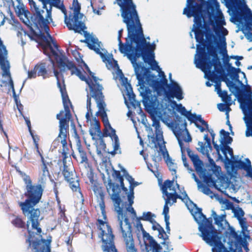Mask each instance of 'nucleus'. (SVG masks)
<instances>
[{
	"instance_id": "9",
	"label": "nucleus",
	"mask_w": 252,
	"mask_h": 252,
	"mask_svg": "<svg viewBox=\"0 0 252 252\" xmlns=\"http://www.w3.org/2000/svg\"><path fill=\"white\" fill-rule=\"evenodd\" d=\"M94 191L97 196L99 201V206L101 211V216L98 220V226L99 228V236L101 238L103 243V250L114 246V238L111 226L107 222V217L105 210V204L103 200L104 193L101 188L97 186L94 187Z\"/></svg>"
},
{
	"instance_id": "26",
	"label": "nucleus",
	"mask_w": 252,
	"mask_h": 252,
	"mask_svg": "<svg viewBox=\"0 0 252 252\" xmlns=\"http://www.w3.org/2000/svg\"><path fill=\"white\" fill-rule=\"evenodd\" d=\"M63 174L65 180L69 183L71 189L73 191H78L82 195L79 188V180L75 173L73 171V170L64 165Z\"/></svg>"
},
{
	"instance_id": "28",
	"label": "nucleus",
	"mask_w": 252,
	"mask_h": 252,
	"mask_svg": "<svg viewBox=\"0 0 252 252\" xmlns=\"http://www.w3.org/2000/svg\"><path fill=\"white\" fill-rule=\"evenodd\" d=\"M83 32H84L86 37V39L84 41L88 44V47L99 55L103 61L107 60L108 56L100 51V42L98 41V39L96 37L90 35L87 31L84 30Z\"/></svg>"
},
{
	"instance_id": "29",
	"label": "nucleus",
	"mask_w": 252,
	"mask_h": 252,
	"mask_svg": "<svg viewBox=\"0 0 252 252\" xmlns=\"http://www.w3.org/2000/svg\"><path fill=\"white\" fill-rule=\"evenodd\" d=\"M204 139L205 141L204 143L202 142H198V145L199 147L198 148V150L202 154L207 156L211 164H214V161L211 158L209 154V152L212 150V147L211 146L210 138L208 137L207 134L204 135Z\"/></svg>"
},
{
	"instance_id": "10",
	"label": "nucleus",
	"mask_w": 252,
	"mask_h": 252,
	"mask_svg": "<svg viewBox=\"0 0 252 252\" xmlns=\"http://www.w3.org/2000/svg\"><path fill=\"white\" fill-rule=\"evenodd\" d=\"M57 84L62 94L64 110L57 115V118L60 120V132L56 141L60 142L64 148L67 145L68 122L71 116L70 107L72 105L66 91L64 80H58Z\"/></svg>"
},
{
	"instance_id": "16",
	"label": "nucleus",
	"mask_w": 252,
	"mask_h": 252,
	"mask_svg": "<svg viewBox=\"0 0 252 252\" xmlns=\"http://www.w3.org/2000/svg\"><path fill=\"white\" fill-rule=\"evenodd\" d=\"M232 212L234 214V217L237 218L239 221V224L242 228V232L243 234L244 237H241L235 243L234 246L235 248L232 245H231L229 249L232 252H243L242 247H243L246 251H248L249 250L248 240L250 239V237L247 229L248 227L246 220L244 218L245 213L242 209L238 206H234L232 210ZM221 244L224 246L222 243ZM224 247L226 249V251L229 252L225 247Z\"/></svg>"
},
{
	"instance_id": "63",
	"label": "nucleus",
	"mask_w": 252,
	"mask_h": 252,
	"mask_svg": "<svg viewBox=\"0 0 252 252\" xmlns=\"http://www.w3.org/2000/svg\"><path fill=\"white\" fill-rule=\"evenodd\" d=\"M208 1H209V2L212 3V4H215L217 1V0H207Z\"/></svg>"
},
{
	"instance_id": "48",
	"label": "nucleus",
	"mask_w": 252,
	"mask_h": 252,
	"mask_svg": "<svg viewBox=\"0 0 252 252\" xmlns=\"http://www.w3.org/2000/svg\"><path fill=\"white\" fill-rule=\"evenodd\" d=\"M146 63H148L151 66V68L153 70H156L158 71L160 70V67L158 65V63L155 60L154 58H151V57H149L148 61L145 62Z\"/></svg>"
},
{
	"instance_id": "33",
	"label": "nucleus",
	"mask_w": 252,
	"mask_h": 252,
	"mask_svg": "<svg viewBox=\"0 0 252 252\" xmlns=\"http://www.w3.org/2000/svg\"><path fill=\"white\" fill-rule=\"evenodd\" d=\"M226 65V72L227 76H230V79H239V72L241 69L239 68H235L232 66L231 64L229 63V59L227 58L224 62Z\"/></svg>"
},
{
	"instance_id": "7",
	"label": "nucleus",
	"mask_w": 252,
	"mask_h": 252,
	"mask_svg": "<svg viewBox=\"0 0 252 252\" xmlns=\"http://www.w3.org/2000/svg\"><path fill=\"white\" fill-rule=\"evenodd\" d=\"M88 85L92 96L94 97L97 104L98 111L96 115H100L104 126V134L107 136H110L112 141V145L115 153H117L119 149V139L109 122L105 111V104L103 101V95L101 92L103 87L97 82L98 80H84Z\"/></svg>"
},
{
	"instance_id": "32",
	"label": "nucleus",
	"mask_w": 252,
	"mask_h": 252,
	"mask_svg": "<svg viewBox=\"0 0 252 252\" xmlns=\"http://www.w3.org/2000/svg\"><path fill=\"white\" fill-rule=\"evenodd\" d=\"M42 2L43 5L46 7V5L49 4L52 8L53 6L60 9L63 13L66 14V8L63 4V1L61 0H38Z\"/></svg>"
},
{
	"instance_id": "13",
	"label": "nucleus",
	"mask_w": 252,
	"mask_h": 252,
	"mask_svg": "<svg viewBox=\"0 0 252 252\" xmlns=\"http://www.w3.org/2000/svg\"><path fill=\"white\" fill-rule=\"evenodd\" d=\"M195 170L198 174L200 178L203 179L207 184L213 185L220 192L226 194V190L228 188L229 184L225 180V179L221 176V168L216 166L215 163L212 169L213 174H210L206 172L202 167V163L199 160L193 163Z\"/></svg>"
},
{
	"instance_id": "58",
	"label": "nucleus",
	"mask_w": 252,
	"mask_h": 252,
	"mask_svg": "<svg viewBox=\"0 0 252 252\" xmlns=\"http://www.w3.org/2000/svg\"><path fill=\"white\" fill-rule=\"evenodd\" d=\"M91 6L92 7L94 12L99 15L100 14V11L98 9H97L96 8H94V3L91 2Z\"/></svg>"
},
{
	"instance_id": "64",
	"label": "nucleus",
	"mask_w": 252,
	"mask_h": 252,
	"mask_svg": "<svg viewBox=\"0 0 252 252\" xmlns=\"http://www.w3.org/2000/svg\"><path fill=\"white\" fill-rule=\"evenodd\" d=\"M96 152H97V154L100 157H101V151L98 150V148H97V150H96Z\"/></svg>"
},
{
	"instance_id": "24",
	"label": "nucleus",
	"mask_w": 252,
	"mask_h": 252,
	"mask_svg": "<svg viewBox=\"0 0 252 252\" xmlns=\"http://www.w3.org/2000/svg\"><path fill=\"white\" fill-rule=\"evenodd\" d=\"M208 17L209 22L213 27L214 31L217 35L220 34V30H221V33L224 36L228 34L227 30L222 27L225 24V22L221 11L218 10L217 14L214 12V10L212 12L209 11Z\"/></svg>"
},
{
	"instance_id": "20",
	"label": "nucleus",
	"mask_w": 252,
	"mask_h": 252,
	"mask_svg": "<svg viewBox=\"0 0 252 252\" xmlns=\"http://www.w3.org/2000/svg\"><path fill=\"white\" fill-rule=\"evenodd\" d=\"M59 72L56 70L54 63L47 64L44 62H40L36 64L33 68L28 71V77L30 78L42 77L44 79L53 76L59 79Z\"/></svg>"
},
{
	"instance_id": "21",
	"label": "nucleus",
	"mask_w": 252,
	"mask_h": 252,
	"mask_svg": "<svg viewBox=\"0 0 252 252\" xmlns=\"http://www.w3.org/2000/svg\"><path fill=\"white\" fill-rule=\"evenodd\" d=\"M220 151H221L226 160L228 161L230 159L232 160L231 165L232 166L239 168L236 165L238 162L241 161H237L235 159L233 155L232 149L227 145V144L231 143L232 138L229 136V133L223 129L220 131Z\"/></svg>"
},
{
	"instance_id": "3",
	"label": "nucleus",
	"mask_w": 252,
	"mask_h": 252,
	"mask_svg": "<svg viewBox=\"0 0 252 252\" xmlns=\"http://www.w3.org/2000/svg\"><path fill=\"white\" fill-rule=\"evenodd\" d=\"M23 180L26 184L27 192L25 195L28 197L24 202L19 203L23 214L28 219L27 221V229L29 233V237L27 240L29 244L30 252H51L50 244L52 240L51 236L46 240L38 239L35 238L33 233L30 230V223H32V229L36 230V235L40 237L41 229L38 227L39 218L40 212L38 208L34 206L41 199L43 189L40 185L32 186V181L29 176L25 175Z\"/></svg>"
},
{
	"instance_id": "34",
	"label": "nucleus",
	"mask_w": 252,
	"mask_h": 252,
	"mask_svg": "<svg viewBox=\"0 0 252 252\" xmlns=\"http://www.w3.org/2000/svg\"><path fill=\"white\" fill-rule=\"evenodd\" d=\"M190 121L194 123L195 126L199 128L201 132H203L208 130V125L202 118L201 115L194 114L193 118Z\"/></svg>"
},
{
	"instance_id": "44",
	"label": "nucleus",
	"mask_w": 252,
	"mask_h": 252,
	"mask_svg": "<svg viewBox=\"0 0 252 252\" xmlns=\"http://www.w3.org/2000/svg\"><path fill=\"white\" fill-rule=\"evenodd\" d=\"M78 150L79 153L80 158H81L80 163H84L86 166L87 165L88 167L90 168L89 164L88 163V159L86 152L83 150V149L80 146L78 145Z\"/></svg>"
},
{
	"instance_id": "38",
	"label": "nucleus",
	"mask_w": 252,
	"mask_h": 252,
	"mask_svg": "<svg viewBox=\"0 0 252 252\" xmlns=\"http://www.w3.org/2000/svg\"><path fill=\"white\" fill-rule=\"evenodd\" d=\"M152 224V229L154 230H157L158 232V237L159 238L165 240L167 238V235L164 231L163 228L155 220L154 222H151Z\"/></svg>"
},
{
	"instance_id": "45",
	"label": "nucleus",
	"mask_w": 252,
	"mask_h": 252,
	"mask_svg": "<svg viewBox=\"0 0 252 252\" xmlns=\"http://www.w3.org/2000/svg\"><path fill=\"white\" fill-rule=\"evenodd\" d=\"M155 215L150 212H144L141 217H138V219L143 220L149 221L150 223L154 222L155 220Z\"/></svg>"
},
{
	"instance_id": "54",
	"label": "nucleus",
	"mask_w": 252,
	"mask_h": 252,
	"mask_svg": "<svg viewBox=\"0 0 252 252\" xmlns=\"http://www.w3.org/2000/svg\"><path fill=\"white\" fill-rule=\"evenodd\" d=\"M192 178L194 180V181L196 182V183L197 184V187L200 188V185H199L201 183V182L198 180V179L194 173H192L191 174Z\"/></svg>"
},
{
	"instance_id": "22",
	"label": "nucleus",
	"mask_w": 252,
	"mask_h": 252,
	"mask_svg": "<svg viewBox=\"0 0 252 252\" xmlns=\"http://www.w3.org/2000/svg\"><path fill=\"white\" fill-rule=\"evenodd\" d=\"M167 102H169L167 100H161V101H159V100H156L155 101L151 103V104L147 106H146V109L147 110V111L148 112V113L150 114L151 115V119H152V115L150 113L149 111V109L151 107H158V111H161V110L162 109H164V108L165 107L166 109H167V118H168V122L167 123H165V124H168V122H169V113L171 112V110L170 109H169L168 108V105H167ZM141 116H142V124L144 125L145 127H146V130L147 132H148V138H149V144L151 146V143L152 142L151 141H150V139H151V136H153L155 139L156 140V138H157V137H155L154 136V135L152 133V128L150 127V125L148 124V123L147 122V120L146 119L145 116H144V115L143 114H142L141 115ZM152 120H153V119H152ZM152 122H153V121H152ZM165 124V123H164ZM153 124V123H152V124ZM152 126L154 127V126L152 125ZM155 128H156V127L154 126ZM155 131H156V129H155ZM155 133L156 134V131H155Z\"/></svg>"
},
{
	"instance_id": "31",
	"label": "nucleus",
	"mask_w": 252,
	"mask_h": 252,
	"mask_svg": "<svg viewBox=\"0 0 252 252\" xmlns=\"http://www.w3.org/2000/svg\"><path fill=\"white\" fill-rule=\"evenodd\" d=\"M36 151L38 153L40 156L42 162V167L41 170L39 172V181L41 183H44L49 177V172L48 169L47 167V164L45 162L44 158L43 157L42 154L40 153L37 144H36Z\"/></svg>"
},
{
	"instance_id": "23",
	"label": "nucleus",
	"mask_w": 252,
	"mask_h": 252,
	"mask_svg": "<svg viewBox=\"0 0 252 252\" xmlns=\"http://www.w3.org/2000/svg\"><path fill=\"white\" fill-rule=\"evenodd\" d=\"M91 97L87 95V112L86 114L87 122L90 125V133L94 139H100L101 137V132L99 128V124L95 117H92V110L91 107Z\"/></svg>"
},
{
	"instance_id": "46",
	"label": "nucleus",
	"mask_w": 252,
	"mask_h": 252,
	"mask_svg": "<svg viewBox=\"0 0 252 252\" xmlns=\"http://www.w3.org/2000/svg\"><path fill=\"white\" fill-rule=\"evenodd\" d=\"M230 105L231 104H228V103H219L217 105V107L220 111L224 112L225 113L226 118L227 119H228L229 117L228 113L229 111L231 110V109L229 107V105Z\"/></svg>"
},
{
	"instance_id": "61",
	"label": "nucleus",
	"mask_w": 252,
	"mask_h": 252,
	"mask_svg": "<svg viewBox=\"0 0 252 252\" xmlns=\"http://www.w3.org/2000/svg\"><path fill=\"white\" fill-rule=\"evenodd\" d=\"M165 223H166V229H167V231H169L170 230L169 220H167V222L165 221Z\"/></svg>"
},
{
	"instance_id": "35",
	"label": "nucleus",
	"mask_w": 252,
	"mask_h": 252,
	"mask_svg": "<svg viewBox=\"0 0 252 252\" xmlns=\"http://www.w3.org/2000/svg\"><path fill=\"white\" fill-rule=\"evenodd\" d=\"M171 107L176 110L178 112H180L182 115L186 116L188 119L189 121L192 120L193 118L194 114H191L190 112L188 111L185 107H184L181 104H177L176 101H171Z\"/></svg>"
},
{
	"instance_id": "50",
	"label": "nucleus",
	"mask_w": 252,
	"mask_h": 252,
	"mask_svg": "<svg viewBox=\"0 0 252 252\" xmlns=\"http://www.w3.org/2000/svg\"><path fill=\"white\" fill-rule=\"evenodd\" d=\"M208 131L210 132L211 133V135L212 137V142L213 144L214 145V148L216 150L219 156H220V146L218 145L216 142L214 141V136H215V133L213 132V131L212 130H209L208 129Z\"/></svg>"
},
{
	"instance_id": "52",
	"label": "nucleus",
	"mask_w": 252,
	"mask_h": 252,
	"mask_svg": "<svg viewBox=\"0 0 252 252\" xmlns=\"http://www.w3.org/2000/svg\"><path fill=\"white\" fill-rule=\"evenodd\" d=\"M184 152H183V153H182V160H183L184 165L187 168L188 170H189V173H190L192 170L191 169H190L189 168V165L187 162L186 158L185 156L184 155Z\"/></svg>"
},
{
	"instance_id": "30",
	"label": "nucleus",
	"mask_w": 252,
	"mask_h": 252,
	"mask_svg": "<svg viewBox=\"0 0 252 252\" xmlns=\"http://www.w3.org/2000/svg\"><path fill=\"white\" fill-rule=\"evenodd\" d=\"M174 132L178 139L181 152L183 153L186 150V147L184 146L183 141L189 142L191 141V137L186 128L179 131L175 129Z\"/></svg>"
},
{
	"instance_id": "55",
	"label": "nucleus",
	"mask_w": 252,
	"mask_h": 252,
	"mask_svg": "<svg viewBox=\"0 0 252 252\" xmlns=\"http://www.w3.org/2000/svg\"><path fill=\"white\" fill-rule=\"evenodd\" d=\"M168 167H169V170L172 172V174L173 175L174 174H176V169L177 167L176 164H174L173 165H171V166H169Z\"/></svg>"
},
{
	"instance_id": "14",
	"label": "nucleus",
	"mask_w": 252,
	"mask_h": 252,
	"mask_svg": "<svg viewBox=\"0 0 252 252\" xmlns=\"http://www.w3.org/2000/svg\"><path fill=\"white\" fill-rule=\"evenodd\" d=\"M209 11L207 9L195 12L192 13L191 17H194V24L193 25V31L195 34V38L196 42H198L202 46H197V51H198V56H200V49L201 48H204V51H206L205 48L207 49L208 45L206 35L208 33H214L211 31L208 25L205 23V17L208 13Z\"/></svg>"
},
{
	"instance_id": "25",
	"label": "nucleus",
	"mask_w": 252,
	"mask_h": 252,
	"mask_svg": "<svg viewBox=\"0 0 252 252\" xmlns=\"http://www.w3.org/2000/svg\"><path fill=\"white\" fill-rule=\"evenodd\" d=\"M187 6L183 10V14L188 18L191 17L192 13L207 9L205 0H187Z\"/></svg>"
},
{
	"instance_id": "6",
	"label": "nucleus",
	"mask_w": 252,
	"mask_h": 252,
	"mask_svg": "<svg viewBox=\"0 0 252 252\" xmlns=\"http://www.w3.org/2000/svg\"><path fill=\"white\" fill-rule=\"evenodd\" d=\"M206 39L208 43L207 52L204 51V48H201L200 58L194 59L196 66L204 73L206 79H228L226 69L218 57L217 47L219 42L217 37L209 32Z\"/></svg>"
},
{
	"instance_id": "18",
	"label": "nucleus",
	"mask_w": 252,
	"mask_h": 252,
	"mask_svg": "<svg viewBox=\"0 0 252 252\" xmlns=\"http://www.w3.org/2000/svg\"><path fill=\"white\" fill-rule=\"evenodd\" d=\"M234 15L238 22H245L242 31L248 40L252 42V13L246 5L239 3L234 6Z\"/></svg>"
},
{
	"instance_id": "57",
	"label": "nucleus",
	"mask_w": 252,
	"mask_h": 252,
	"mask_svg": "<svg viewBox=\"0 0 252 252\" xmlns=\"http://www.w3.org/2000/svg\"><path fill=\"white\" fill-rule=\"evenodd\" d=\"M24 119L25 120V121H26V123L29 128V130L30 131V132H31V122H30V120L27 118H25L24 117Z\"/></svg>"
},
{
	"instance_id": "47",
	"label": "nucleus",
	"mask_w": 252,
	"mask_h": 252,
	"mask_svg": "<svg viewBox=\"0 0 252 252\" xmlns=\"http://www.w3.org/2000/svg\"><path fill=\"white\" fill-rule=\"evenodd\" d=\"M11 223L13 225L17 227H23L25 224V223L20 218L15 216H13V219L11 220Z\"/></svg>"
},
{
	"instance_id": "5",
	"label": "nucleus",
	"mask_w": 252,
	"mask_h": 252,
	"mask_svg": "<svg viewBox=\"0 0 252 252\" xmlns=\"http://www.w3.org/2000/svg\"><path fill=\"white\" fill-rule=\"evenodd\" d=\"M133 26V25L131 27H129L128 32L129 35L135 46L133 47V51L127 54V58L134 67L136 79H150V69L142 65L140 63H137V60L142 57L144 62H147L149 57L154 58V51L156 48V45L147 42L142 26L139 27L136 30Z\"/></svg>"
},
{
	"instance_id": "11",
	"label": "nucleus",
	"mask_w": 252,
	"mask_h": 252,
	"mask_svg": "<svg viewBox=\"0 0 252 252\" xmlns=\"http://www.w3.org/2000/svg\"><path fill=\"white\" fill-rule=\"evenodd\" d=\"M122 12V17L123 19V22L126 25L127 31V38L125 43H123L121 40L123 30L121 29L118 32V40L119 41V49L120 52L122 54H126L133 51V47L132 44L134 42L132 41L130 36L129 35L128 28L131 27L133 25L135 30L141 27L140 20L138 15L136 9V6L129 7L128 10L125 12V8H121Z\"/></svg>"
},
{
	"instance_id": "56",
	"label": "nucleus",
	"mask_w": 252,
	"mask_h": 252,
	"mask_svg": "<svg viewBox=\"0 0 252 252\" xmlns=\"http://www.w3.org/2000/svg\"><path fill=\"white\" fill-rule=\"evenodd\" d=\"M8 81V85L10 87V88L12 89L13 94H15V90L14 88V84L12 80H7Z\"/></svg>"
},
{
	"instance_id": "40",
	"label": "nucleus",
	"mask_w": 252,
	"mask_h": 252,
	"mask_svg": "<svg viewBox=\"0 0 252 252\" xmlns=\"http://www.w3.org/2000/svg\"><path fill=\"white\" fill-rule=\"evenodd\" d=\"M118 4L120 6L121 8H125V12L128 10V7L136 6L133 3L132 0H116Z\"/></svg>"
},
{
	"instance_id": "19",
	"label": "nucleus",
	"mask_w": 252,
	"mask_h": 252,
	"mask_svg": "<svg viewBox=\"0 0 252 252\" xmlns=\"http://www.w3.org/2000/svg\"><path fill=\"white\" fill-rule=\"evenodd\" d=\"M74 7L73 14H70L68 18L67 10L64 15V23L69 30H73L75 32L81 33L86 29L85 24L82 21L83 14L80 13L81 6L77 0H73Z\"/></svg>"
},
{
	"instance_id": "27",
	"label": "nucleus",
	"mask_w": 252,
	"mask_h": 252,
	"mask_svg": "<svg viewBox=\"0 0 252 252\" xmlns=\"http://www.w3.org/2000/svg\"><path fill=\"white\" fill-rule=\"evenodd\" d=\"M120 84L124 88L126 96L125 97V103L126 105L129 107L128 102L126 98L129 101V103L133 106L135 108L136 107H140V103L137 101L135 99V95L133 92L130 83L128 82V80H120Z\"/></svg>"
},
{
	"instance_id": "41",
	"label": "nucleus",
	"mask_w": 252,
	"mask_h": 252,
	"mask_svg": "<svg viewBox=\"0 0 252 252\" xmlns=\"http://www.w3.org/2000/svg\"><path fill=\"white\" fill-rule=\"evenodd\" d=\"M199 185H200V187H197L198 189L202 192L203 193L208 195L211 198L214 197L217 198L218 197V196L214 193L207 186H205L201 183Z\"/></svg>"
},
{
	"instance_id": "12",
	"label": "nucleus",
	"mask_w": 252,
	"mask_h": 252,
	"mask_svg": "<svg viewBox=\"0 0 252 252\" xmlns=\"http://www.w3.org/2000/svg\"><path fill=\"white\" fill-rule=\"evenodd\" d=\"M115 210L117 213V222L125 242L127 252H137L131 233V226L123 209L120 207V199L118 196L111 193Z\"/></svg>"
},
{
	"instance_id": "62",
	"label": "nucleus",
	"mask_w": 252,
	"mask_h": 252,
	"mask_svg": "<svg viewBox=\"0 0 252 252\" xmlns=\"http://www.w3.org/2000/svg\"><path fill=\"white\" fill-rule=\"evenodd\" d=\"M71 242H72V239H71L70 237H69L68 240L67 241H66V243L67 245H71Z\"/></svg>"
},
{
	"instance_id": "2",
	"label": "nucleus",
	"mask_w": 252,
	"mask_h": 252,
	"mask_svg": "<svg viewBox=\"0 0 252 252\" xmlns=\"http://www.w3.org/2000/svg\"><path fill=\"white\" fill-rule=\"evenodd\" d=\"M164 198L171 199L172 203H176L177 198L186 203L188 209L198 224L199 235L208 245L212 246V252H220L224 248L221 244V237L213 226L212 222L202 214L201 210L197 207L188 196L184 188L180 189L177 182L166 180L161 187Z\"/></svg>"
},
{
	"instance_id": "4",
	"label": "nucleus",
	"mask_w": 252,
	"mask_h": 252,
	"mask_svg": "<svg viewBox=\"0 0 252 252\" xmlns=\"http://www.w3.org/2000/svg\"><path fill=\"white\" fill-rule=\"evenodd\" d=\"M119 166L121 167L122 171L124 172V176H125L126 179L129 182L130 184L129 191H127V189L126 188L123 187V190L126 192L128 204L126 205V204L122 203L121 199L119 196L120 189L118 186L109 185V187H107V191L111 196V199H112V196L111 193L112 192L114 194L118 196V198L120 199V207L123 209V213L126 214V217H127V212H128L131 214L132 219L134 220L136 218V228L138 231V235H142L143 237L146 252H163L160 251L159 246L154 240L153 238L144 230L142 224L141 222V220L138 219V217H136V212L132 207L134 202L133 199L134 198L133 189L134 188L138 185V183L134 181V179L128 174L126 170L123 167L121 166L120 165H119ZM127 218L128 219V218ZM162 245L166 249L163 252H169V250L166 248L167 246V244H166L165 243H163Z\"/></svg>"
},
{
	"instance_id": "39",
	"label": "nucleus",
	"mask_w": 252,
	"mask_h": 252,
	"mask_svg": "<svg viewBox=\"0 0 252 252\" xmlns=\"http://www.w3.org/2000/svg\"><path fill=\"white\" fill-rule=\"evenodd\" d=\"M225 218L226 214L225 213L221 215H219L217 218L216 217L214 220L215 223L218 225V226L222 228L226 227L229 224Z\"/></svg>"
},
{
	"instance_id": "43",
	"label": "nucleus",
	"mask_w": 252,
	"mask_h": 252,
	"mask_svg": "<svg viewBox=\"0 0 252 252\" xmlns=\"http://www.w3.org/2000/svg\"><path fill=\"white\" fill-rule=\"evenodd\" d=\"M220 203L221 205V208L222 211L232 210L234 207L233 203L227 199H220Z\"/></svg>"
},
{
	"instance_id": "42",
	"label": "nucleus",
	"mask_w": 252,
	"mask_h": 252,
	"mask_svg": "<svg viewBox=\"0 0 252 252\" xmlns=\"http://www.w3.org/2000/svg\"><path fill=\"white\" fill-rule=\"evenodd\" d=\"M165 204L163 207V214L164 216L165 221H167L169 220V216H168L169 207L168 205L171 206L174 203H172L171 199L169 198H164Z\"/></svg>"
},
{
	"instance_id": "51",
	"label": "nucleus",
	"mask_w": 252,
	"mask_h": 252,
	"mask_svg": "<svg viewBox=\"0 0 252 252\" xmlns=\"http://www.w3.org/2000/svg\"><path fill=\"white\" fill-rule=\"evenodd\" d=\"M158 76H159L158 79H166V75H165L163 71L161 70V69L160 68V70H158ZM150 79H158L157 76L155 75H152L150 72Z\"/></svg>"
},
{
	"instance_id": "49",
	"label": "nucleus",
	"mask_w": 252,
	"mask_h": 252,
	"mask_svg": "<svg viewBox=\"0 0 252 252\" xmlns=\"http://www.w3.org/2000/svg\"><path fill=\"white\" fill-rule=\"evenodd\" d=\"M187 151L188 152V155L189 157V158H191L192 161L193 163L200 160L198 156L194 154H193L191 151H190L189 148H186L185 151Z\"/></svg>"
},
{
	"instance_id": "53",
	"label": "nucleus",
	"mask_w": 252,
	"mask_h": 252,
	"mask_svg": "<svg viewBox=\"0 0 252 252\" xmlns=\"http://www.w3.org/2000/svg\"><path fill=\"white\" fill-rule=\"evenodd\" d=\"M103 251L104 252H117L115 246L108 249L105 248Z\"/></svg>"
},
{
	"instance_id": "8",
	"label": "nucleus",
	"mask_w": 252,
	"mask_h": 252,
	"mask_svg": "<svg viewBox=\"0 0 252 252\" xmlns=\"http://www.w3.org/2000/svg\"><path fill=\"white\" fill-rule=\"evenodd\" d=\"M158 107H151L149 109L150 113L152 115L153 121V126L156 129V140L153 136H151L150 141L151 147L152 148H159V150L162 153L164 159L168 166L175 164L170 157L167 150L165 148V142L163 137V132L160 128L159 121L161 120L163 123H167L168 122V117L167 114V109L165 107L161 111H158Z\"/></svg>"
},
{
	"instance_id": "17",
	"label": "nucleus",
	"mask_w": 252,
	"mask_h": 252,
	"mask_svg": "<svg viewBox=\"0 0 252 252\" xmlns=\"http://www.w3.org/2000/svg\"><path fill=\"white\" fill-rule=\"evenodd\" d=\"M221 81L225 83L229 90L233 94L237 95L242 94V96L239 99L241 109L242 102L247 95L250 97V99L252 102V97L250 96L251 94L252 95V89L251 86L248 84L247 80H246V84L242 83L240 80H208L206 82V85L208 87L214 85L215 87L216 84L218 82L221 83Z\"/></svg>"
},
{
	"instance_id": "60",
	"label": "nucleus",
	"mask_w": 252,
	"mask_h": 252,
	"mask_svg": "<svg viewBox=\"0 0 252 252\" xmlns=\"http://www.w3.org/2000/svg\"><path fill=\"white\" fill-rule=\"evenodd\" d=\"M219 215H217L216 213L214 211H212V216L213 217L215 220L216 217L217 218Z\"/></svg>"
},
{
	"instance_id": "36",
	"label": "nucleus",
	"mask_w": 252,
	"mask_h": 252,
	"mask_svg": "<svg viewBox=\"0 0 252 252\" xmlns=\"http://www.w3.org/2000/svg\"><path fill=\"white\" fill-rule=\"evenodd\" d=\"M220 82L217 83L215 85V91L217 92L219 96L221 97L222 100L225 103L231 104L232 99L230 95H228L227 92L225 91H222L220 89Z\"/></svg>"
},
{
	"instance_id": "59",
	"label": "nucleus",
	"mask_w": 252,
	"mask_h": 252,
	"mask_svg": "<svg viewBox=\"0 0 252 252\" xmlns=\"http://www.w3.org/2000/svg\"><path fill=\"white\" fill-rule=\"evenodd\" d=\"M74 137H75V138L76 139V142L77 143V144H78V143L80 142V140H79V136L77 134L75 129L74 130Z\"/></svg>"
},
{
	"instance_id": "15",
	"label": "nucleus",
	"mask_w": 252,
	"mask_h": 252,
	"mask_svg": "<svg viewBox=\"0 0 252 252\" xmlns=\"http://www.w3.org/2000/svg\"><path fill=\"white\" fill-rule=\"evenodd\" d=\"M152 83L154 91L158 95H163L168 99L176 98L178 100L184 98L182 87L173 80H147Z\"/></svg>"
},
{
	"instance_id": "1",
	"label": "nucleus",
	"mask_w": 252,
	"mask_h": 252,
	"mask_svg": "<svg viewBox=\"0 0 252 252\" xmlns=\"http://www.w3.org/2000/svg\"><path fill=\"white\" fill-rule=\"evenodd\" d=\"M29 1L32 14H31L27 7L20 0L18 1V4L14 8L17 16L29 28V32L24 31V34L27 35L31 39L38 42L44 50L50 49L56 62L60 66L65 67L61 71L62 75L69 71L71 75H74L79 79H97L84 62L82 61L80 65L83 70L82 71L72 62L67 61V63H65L64 57L59 55L54 50L50 41L44 33L46 32L48 37L53 42V38L49 33L48 25L50 21H52L51 7L49 5L48 8L46 5V7H44L43 2H41L42 8L45 9V11L39 8V6L35 1L33 0Z\"/></svg>"
},
{
	"instance_id": "37",
	"label": "nucleus",
	"mask_w": 252,
	"mask_h": 252,
	"mask_svg": "<svg viewBox=\"0 0 252 252\" xmlns=\"http://www.w3.org/2000/svg\"><path fill=\"white\" fill-rule=\"evenodd\" d=\"M106 61L110 65L111 67L116 69L115 71V79H127L126 77H125L122 70L120 69L116 61L114 60L111 61L108 57Z\"/></svg>"
}]
</instances>
